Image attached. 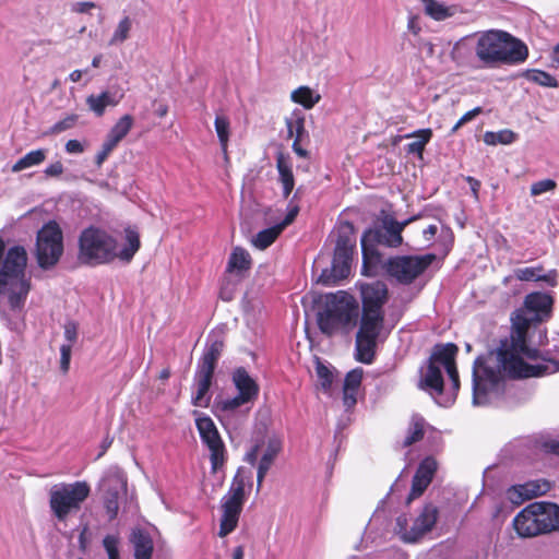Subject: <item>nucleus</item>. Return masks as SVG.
<instances>
[{"instance_id": "nucleus-16", "label": "nucleus", "mask_w": 559, "mask_h": 559, "mask_svg": "<svg viewBox=\"0 0 559 559\" xmlns=\"http://www.w3.org/2000/svg\"><path fill=\"white\" fill-rule=\"evenodd\" d=\"M412 219L404 222H397L391 215H384L381 219V227L377 230H368L361 238V246L364 251L366 250V242L377 240L379 243L388 247L396 248L402 245L403 237L402 231L408 225Z\"/></svg>"}, {"instance_id": "nucleus-4", "label": "nucleus", "mask_w": 559, "mask_h": 559, "mask_svg": "<svg viewBox=\"0 0 559 559\" xmlns=\"http://www.w3.org/2000/svg\"><path fill=\"white\" fill-rule=\"evenodd\" d=\"M475 38L474 51L484 68L498 63L518 64L528 57L526 45L507 32L490 29Z\"/></svg>"}, {"instance_id": "nucleus-19", "label": "nucleus", "mask_w": 559, "mask_h": 559, "mask_svg": "<svg viewBox=\"0 0 559 559\" xmlns=\"http://www.w3.org/2000/svg\"><path fill=\"white\" fill-rule=\"evenodd\" d=\"M550 483L544 479L531 480L522 485L513 486L508 490V499L515 504L525 500L545 495L550 490Z\"/></svg>"}, {"instance_id": "nucleus-13", "label": "nucleus", "mask_w": 559, "mask_h": 559, "mask_svg": "<svg viewBox=\"0 0 559 559\" xmlns=\"http://www.w3.org/2000/svg\"><path fill=\"white\" fill-rule=\"evenodd\" d=\"M435 254L403 255L388 260L385 267L388 274L400 283H412L435 260Z\"/></svg>"}, {"instance_id": "nucleus-55", "label": "nucleus", "mask_w": 559, "mask_h": 559, "mask_svg": "<svg viewBox=\"0 0 559 559\" xmlns=\"http://www.w3.org/2000/svg\"><path fill=\"white\" fill-rule=\"evenodd\" d=\"M95 8H96V4L92 1H78V2L72 3L71 11L73 13L83 14V13H90V11Z\"/></svg>"}, {"instance_id": "nucleus-6", "label": "nucleus", "mask_w": 559, "mask_h": 559, "mask_svg": "<svg viewBox=\"0 0 559 559\" xmlns=\"http://www.w3.org/2000/svg\"><path fill=\"white\" fill-rule=\"evenodd\" d=\"M456 352L457 347L452 343L436 346L427 370L420 381L421 386L429 390L432 395H440L443 392V378L441 368L447 371L452 382L453 390L455 392L459 390V372L454 360Z\"/></svg>"}, {"instance_id": "nucleus-38", "label": "nucleus", "mask_w": 559, "mask_h": 559, "mask_svg": "<svg viewBox=\"0 0 559 559\" xmlns=\"http://www.w3.org/2000/svg\"><path fill=\"white\" fill-rule=\"evenodd\" d=\"M523 76L526 80H528L537 85L544 86V87H554L555 88V87L559 86L557 79L555 76H552L551 74H549L548 72H545L543 70H537V69L526 70L523 73Z\"/></svg>"}, {"instance_id": "nucleus-59", "label": "nucleus", "mask_w": 559, "mask_h": 559, "mask_svg": "<svg viewBox=\"0 0 559 559\" xmlns=\"http://www.w3.org/2000/svg\"><path fill=\"white\" fill-rule=\"evenodd\" d=\"M90 543V531L87 526H84L79 535V547L82 551L87 549Z\"/></svg>"}, {"instance_id": "nucleus-25", "label": "nucleus", "mask_w": 559, "mask_h": 559, "mask_svg": "<svg viewBox=\"0 0 559 559\" xmlns=\"http://www.w3.org/2000/svg\"><path fill=\"white\" fill-rule=\"evenodd\" d=\"M276 168L278 171V181L283 188V197L288 198L295 187V177L290 157L283 153L277 154Z\"/></svg>"}, {"instance_id": "nucleus-48", "label": "nucleus", "mask_w": 559, "mask_h": 559, "mask_svg": "<svg viewBox=\"0 0 559 559\" xmlns=\"http://www.w3.org/2000/svg\"><path fill=\"white\" fill-rule=\"evenodd\" d=\"M361 380L362 369L356 368L346 374L343 388L358 390L361 384Z\"/></svg>"}, {"instance_id": "nucleus-40", "label": "nucleus", "mask_w": 559, "mask_h": 559, "mask_svg": "<svg viewBox=\"0 0 559 559\" xmlns=\"http://www.w3.org/2000/svg\"><path fill=\"white\" fill-rule=\"evenodd\" d=\"M214 126L222 151L224 152V154H226L230 134L229 119L224 115H217L215 118Z\"/></svg>"}, {"instance_id": "nucleus-45", "label": "nucleus", "mask_w": 559, "mask_h": 559, "mask_svg": "<svg viewBox=\"0 0 559 559\" xmlns=\"http://www.w3.org/2000/svg\"><path fill=\"white\" fill-rule=\"evenodd\" d=\"M557 188V182L552 179H543L531 186V195L538 197L551 192Z\"/></svg>"}, {"instance_id": "nucleus-30", "label": "nucleus", "mask_w": 559, "mask_h": 559, "mask_svg": "<svg viewBox=\"0 0 559 559\" xmlns=\"http://www.w3.org/2000/svg\"><path fill=\"white\" fill-rule=\"evenodd\" d=\"M290 99L309 110L321 100V95L311 87L302 85L290 93Z\"/></svg>"}, {"instance_id": "nucleus-60", "label": "nucleus", "mask_w": 559, "mask_h": 559, "mask_svg": "<svg viewBox=\"0 0 559 559\" xmlns=\"http://www.w3.org/2000/svg\"><path fill=\"white\" fill-rule=\"evenodd\" d=\"M466 181L468 182L469 187H471V191L473 193V197L475 200H478V191H479V188H480V182L473 178V177H466Z\"/></svg>"}, {"instance_id": "nucleus-18", "label": "nucleus", "mask_w": 559, "mask_h": 559, "mask_svg": "<svg viewBox=\"0 0 559 559\" xmlns=\"http://www.w3.org/2000/svg\"><path fill=\"white\" fill-rule=\"evenodd\" d=\"M437 468L438 463L432 456H427L419 463L418 468L413 477L412 489L407 497V503L424 493V491L432 481Z\"/></svg>"}, {"instance_id": "nucleus-53", "label": "nucleus", "mask_w": 559, "mask_h": 559, "mask_svg": "<svg viewBox=\"0 0 559 559\" xmlns=\"http://www.w3.org/2000/svg\"><path fill=\"white\" fill-rule=\"evenodd\" d=\"M481 112V108L480 107H475L474 109L465 112L460 119L459 121L454 124V127L452 128V132H456L463 124H465L466 122L473 120L476 116H478L479 114Z\"/></svg>"}, {"instance_id": "nucleus-37", "label": "nucleus", "mask_w": 559, "mask_h": 559, "mask_svg": "<svg viewBox=\"0 0 559 559\" xmlns=\"http://www.w3.org/2000/svg\"><path fill=\"white\" fill-rule=\"evenodd\" d=\"M251 259L247 250L242 248H235L229 257L228 271H245L250 267Z\"/></svg>"}, {"instance_id": "nucleus-3", "label": "nucleus", "mask_w": 559, "mask_h": 559, "mask_svg": "<svg viewBox=\"0 0 559 559\" xmlns=\"http://www.w3.org/2000/svg\"><path fill=\"white\" fill-rule=\"evenodd\" d=\"M26 250L21 246L10 248L0 269V308L13 314H21L28 293L31 281L26 277Z\"/></svg>"}, {"instance_id": "nucleus-54", "label": "nucleus", "mask_w": 559, "mask_h": 559, "mask_svg": "<svg viewBox=\"0 0 559 559\" xmlns=\"http://www.w3.org/2000/svg\"><path fill=\"white\" fill-rule=\"evenodd\" d=\"M358 390L343 388V404L346 409L352 408L357 402Z\"/></svg>"}, {"instance_id": "nucleus-35", "label": "nucleus", "mask_w": 559, "mask_h": 559, "mask_svg": "<svg viewBox=\"0 0 559 559\" xmlns=\"http://www.w3.org/2000/svg\"><path fill=\"white\" fill-rule=\"evenodd\" d=\"M133 22L130 16L121 17L116 25L114 33L108 41L109 46H118L123 44L130 36Z\"/></svg>"}, {"instance_id": "nucleus-2", "label": "nucleus", "mask_w": 559, "mask_h": 559, "mask_svg": "<svg viewBox=\"0 0 559 559\" xmlns=\"http://www.w3.org/2000/svg\"><path fill=\"white\" fill-rule=\"evenodd\" d=\"M139 249L140 236L131 228L126 229V245L121 250L116 239L99 227H87L79 237V259L85 264H105L116 258L129 262Z\"/></svg>"}, {"instance_id": "nucleus-34", "label": "nucleus", "mask_w": 559, "mask_h": 559, "mask_svg": "<svg viewBox=\"0 0 559 559\" xmlns=\"http://www.w3.org/2000/svg\"><path fill=\"white\" fill-rule=\"evenodd\" d=\"M47 157V150L38 148L28 152L23 157L16 160V163L12 166L13 173H20L24 169L35 167L45 162Z\"/></svg>"}, {"instance_id": "nucleus-41", "label": "nucleus", "mask_w": 559, "mask_h": 559, "mask_svg": "<svg viewBox=\"0 0 559 559\" xmlns=\"http://www.w3.org/2000/svg\"><path fill=\"white\" fill-rule=\"evenodd\" d=\"M355 249V237L353 235V228L349 224H346L342 230L340 231V235L336 240L335 250H344L345 252L353 253Z\"/></svg>"}, {"instance_id": "nucleus-26", "label": "nucleus", "mask_w": 559, "mask_h": 559, "mask_svg": "<svg viewBox=\"0 0 559 559\" xmlns=\"http://www.w3.org/2000/svg\"><path fill=\"white\" fill-rule=\"evenodd\" d=\"M542 272H543V266H528V267L516 269L514 271V276L519 281H524V282L542 281V282H546L550 286L557 285V275H558L557 271L551 270L546 274H542Z\"/></svg>"}, {"instance_id": "nucleus-11", "label": "nucleus", "mask_w": 559, "mask_h": 559, "mask_svg": "<svg viewBox=\"0 0 559 559\" xmlns=\"http://www.w3.org/2000/svg\"><path fill=\"white\" fill-rule=\"evenodd\" d=\"M245 487L243 478L236 476L229 490L221 499L219 537L227 536L237 527L245 503Z\"/></svg>"}, {"instance_id": "nucleus-58", "label": "nucleus", "mask_w": 559, "mask_h": 559, "mask_svg": "<svg viewBox=\"0 0 559 559\" xmlns=\"http://www.w3.org/2000/svg\"><path fill=\"white\" fill-rule=\"evenodd\" d=\"M47 177H59L63 173V165L61 162H55L48 165L45 170Z\"/></svg>"}, {"instance_id": "nucleus-27", "label": "nucleus", "mask_w": 559, "mask_h": 559, "mask_svg": "<svg viewBox=\"0 0 559 559\" xmlns=\"http://www.w3.org/2000/svg\"><path fill=\"white\" fill-rule=\"evenodd\" d=\"M130 542L134 547L135 559H151L153 554V540L143 530L136 528L131 533Z\"/></svg>"}, {"instance_id": "nucleus-20", "label": "nucleus", "mask_w": 559, "mask_h": 559, "mask_svg": "<svg viewBox=\"0 0 559 559\" xmlns=\"http://www.w3.org/2000/svg\"><path fill=\"white\" fill-rule=\"evenodd\" d=\"M362 311H382V306L388 298L386 285L382 282H373L360 285Z\"/></svg>"}, {"instance_id": "nucleus-43", "label": "nucleus", "mask_w": 559, "mask_h": 559, "mask_svg": "<svg viewBox=\"0 0 559 559\" xmlns=\"http://www.w3.org/2000/svg\"><path fill=\"white\" fill-rule=\"evenodd\" d=\"M316 371L319 379L320 388L325 393H329L331 391L333 383V372L320 361H317Z\"/></svg>"}, {"instance_id": "nucleus-29", "label": "nucleus", "mask_w": 559, "mask_h": 559, "mask_svg": "<svg viewBox=\"0 0 559 559\" xmlns=\"http://www.w3.org/2000/svg\"><path fill=\"white\" fill-rule=\"evenodd\" d=\"M353 253L345 252L344 250L334 251L332 261L331 276L333 281H338L347 277L350 272V261Z\"/></svg>"}, {"instance_id": "nucleus-17", "label": "nucleus", "mask_w": 559, "mask_h": 559, "mask_svg": "<svg viewBox=\"0 0 559 559\" xmlns=\"http://www.w3.org/2000/svg\"><path fill=\"white\" fill-rule=\"evenodd\" d=\"M298 213L299 206L290 202L288 204L285 218L281 223L259 231L252 239V245L260 250H264L270 247L282 231L295 221Z\"/></svg>"}, {"instance_id": "nucleus-57", "label": "nucleus", "mask_w": 559, "mask_h": 559, "mask_svg": "<svg viewBox=\"0 0 559 559\" xmlns=\"http://www.w3.org/2000/svg\"><path fill=\"white\" fill-rule=\"evenodd\" d=\"M64 147L69 154H82L85 151V144L74 139L69 140Z\"/></svg>"}, {"instance_id": "nucleus-33", "label": "nucleus", "mask_w": 559, "mask_h": 559, "mask_svg": "<svg viewBox=\"0 0 559 559\" xmlns=\"http://www.w3.org/2000/svg\"><path fill=\"white\" fill-rule=\"evenodd\" d=\"M253 403L247 400L241 394L233 397H225L216 402V407L225 415H230L236 411L245 408L248 412Z\"/></svg>"}, {"instance_id": "nucleus-61", "label": "nucleus", "mask_w": 559, "mask_h": 559, "mask_svg": "<svg viewBox=\"0 0 559 559\" xmlns=\"http://www.w3.org/2000/svg\"><path fill=\"white\" fill-rule=\"evenodd\" d=\"M302 140H294L293 142V151L299 156V157H304L306 158L308 156V152L307 150H305L301 145H300V142Z\"/></svg>"}, {"instance_id": "nucleus-56", "label": "nucleus", "mask_w": 559, "mask_h": 559, "mask_svg": "<svg viewBox=\"0 0 559 559\" xmlns=\"http://www.w3.org/2000/svg\"><path fill=\"white\" fill-rule=\"evenodd\" d=\"M222 349H223V342L221 340L215 338L206 345L204 352L209 353V355L218 359V357L222 353Z\"/></svg>"}, {"instance_id": "nucleus-7", "label": "nucleus", "mask_w": 559, "mask_h": 559, "mask_svg": "<svg viewBox=\"0 0 559 559\" xmlns=\"http://www.w3.org/2000/svg\"><path fill=\"white\" fill-rule=\"evenodd\" d=\"M357 318V302L353 297L344 294L341 297H334L332 305L319 313L318 324L326 335L347 333L356 325Z\"/></svg>"}, {"instance_id": "nucleus-28", "label": "nucleus", "mask_w": 559, "mask_h": 559, "mask_svg": "<svg viewBox=\"0 0 559 559\" xmlns=\"http://www.w3.org/2000/svg\"><path fill=\"white\" fill-rule=\"evenodd\" d=\"M211 376L201 374L195 372L194 377V386L195 392L192 395V404L198 407H207L211 402V396L209 394L211 384H212Z\"/></svg>"}, {"instance_id": "nucleus-1", "label": "nucleus", "mask_w": 559, "mask_h": 559, "mask_svg": "<svg viewBox=\"0 0 559 559\" xmlns=\"http://www.w3.org/2000/svg\"><path fill=\"white\" fill-rule=\"evenodd\" d=\"M552 300L549 295L532 293L525 297L524 309L511 317L509 337L500 341L496 350L478 357L473 366V405L486 406L497 400L506 377L513 379L539 377L559 370V362L532 365L528 360L538 357V349L528 345V333L549 316Z\"/></svg>"}, {"instance_id": "nucleus-32", "label": "nucleus", "mask_w": 559, "mask_h": 559, "mask_svg": "<svg viewBox=\"0 0 559 559\" xmlns=\"http://www.w3.org/2000/svg\"><path fill=\"white\" fill-rule=\"evenodd\" d=\"M287 133L294 140H304L306 136L305 116L299 109H295L289 117L285 119Z\"/></svg>"}, {"instance_id": "nucleus-24", "label": "nucleus", "mask_w": 559, "mask_h": 559, "mask_svg": "<svg viewBox=\"0 0 559 559\" xmlns=\"http://www.w3.org/2000/svg\"><path fill=\"white\" fill-rule=\"evenodd\" d=\"M233 383L238 394H241L253 403L259 394V385L243 368H238L233 373Z\"/></svg>"}, {"instance_id": "nucleus-42", "label": "nucleus", "mask_w": 559, "mask_h": 559, "mask_svg": "<svg viewBox=\"0 0 559 559\" xmlns=\"http://www.w3.org/2000/svg\"><path fill=\"white\" fill-rule=\"evenodd\" d=\"M515 140V133L511 130H501L498 132L487 131L484 134V142L488 145L511 144Z\"/></svg>"}, {"instance_id": "nucleus-10", "label": "nucleus", "mask_w": 559, "mask_h": 559, "mask_svg": "<svg viewBox=\"0 0 559 559\" xmlns=\"http://www.w3.org/2000/svg\"><path fill=\"white\" fill-rule=\"evenodd\" d=\"M383 330L382 311H362L360 326L356 335V359L370 364L374 356L378 337Z\"/></svg>"}, {"instance_id": "nucleus-52", "label": "nucleus", "mask_w": 559, "mask_h": 559, "mask_svg": "<svg viewBox=\"0 0 559 559\" xmlns=\"http://www.w3.org/2000/svg\"><path fill=\"white\" fill-rule=\"evenodd\" d=\"M115 147H116V145H114L112 143H110L109 141H107L105 139V141L102 145V150L97 153V155L95 157L96 165L100 166L106 160V158L108 157V155L112 152V150Z\"/></svg>"}, {"instance_id": "nucleus-21", "label": "nucleus", "mask_w": 559, "mask_h": 559, "mask_svg": "<svg viewBox=\"0 0 559 559\" xmlns=\"http://www.w3.org/2000/svg\"><path fill=\"white\" fill-rule=\"evenodd\" d=\"M283 442L281 438L272 436L267 439L266 447L263 451L257 471L258 490L261 488L262 481L265 475L267 474L269 469L271 468L274 460L281 452Z\"/></svg>"}, {"instance_id": "nucleus-39", "label": "nucleus", "mask_w": 559, "mask_h": 559, "mask_svg": "<svg viewBox=\"0 0 559 559\" xmlns=\"http://www.w3.org/2000/svg\"><path fill=\"white\" fill-rule=\"evenodd\" d=\"M425 420L420 416H413L407 435L403 441L404 447H409L413 443L419 441L424 437Z\"/></svg>"}, {"instance_id": "nucleus-62", "label": "nucleus", "mask_w": 559, "mask_h": 559, "mask_svg": "<svg viewBox=\"0 0 559 559\" xmlns=\"http://www.w3.org/2000/svg\"><path fill=\"white\" fill-rule=\"evenodd\" d=\"M438 227L435 224L429 225L423 230V235L427 241H430L437 234Z\"/></svg>"}, {"instance_id": "nucleus-22", "label": "nucleus", "mask_w": 559, "mask_h": 559, "mask_svg": "<svg viewBox=\"0 0 559 559\" xmlns=\"http://www.w3.org/2000/svg\"><path fill=\"white\" fill-rule=\"evenodd\" d=\"M424 13L433 21L441 22L455 16L460 10L455 4H447L438 0H419Z\"/></svg>"}, {"instance_id": "nucleus-36", "label": "nucleus", "mask_w": 559, "mask_h": 559, "mask_svg": "<svg viewBox=\"0 0 559 559\" xmlns=\"http://www.w3.org/2000/svg\"><path fill=\"white\" fill-rule=\"evenodd\" d=\"M432 136L431 129H420L411 134H407L406 138H417L416 141L407 144L406 151L409 154H417L421 156L425 145L430 141Z\"/></svg>"}, {"instance_id": "nucleus-49", "label": "nucleus", "mask_w": 559, "mask_h": 559, "mask_svg": "<svg viewBox=\"0 0 559 559\" xmlns=\"http://www.w3.org/2000/svg\"><path fill=\"white\" fill-rule=\"evenodd\" d=\"M78 332H79V326H78L76 322L68 321L64 324V331H63L64 338L68 342L67 344H71V347L78 340Z\"/></svg>"}, {"instance_id": "nucleus-23", "label": "nucleus", "mask_w": 559, "mask_h": 559, "mask_svg": "<svg viewBox=\"0 0 559 559\" xmlns=\"http://www.w3.org/2000/svg\"><path fill=\"white\" fill-rule=\"evenodd\" d=\"M123 92L104 91L99 95H90L86 98V104L96 116L104 115L107 106H117L123 98Z\"/></svg>"}, {"instance_id": "nucleus-8", "label": "nucleus", "mask_w": 559, "mask_h": 559, "mask_svg": "<svg viewBox=\"0 0 559 559\" xmlns=\"http://www.w3.org/2000/svg\"><path fill=\"white\" fill-rule=\"evenodd\" d=\"M90 492V485L83 480L56 485L49 492L50 509L59 521H64L69 514L81 509Z\"/></svg>"}, {"instance_id": "nucleus-51", "label": "nucleus", "mask_w": 559, "mask_h": 559, "mask_svg": "<svg viewBox=\"0 0 559 559\" xmlns=\"http://www.w3.org/2000/svg\"><path fill=\"white\" fill-rule=\"evenodd\" d=\"M468 51L467 44L464 39L459 40L452 48L451 57L454 61L460 63L463 59V55Z\"/></svg>"}, {"instance_id": "nucleus-15", "label": "nucleus", "mask_w": 559, "mask_h": 559, "mask_svg": "<svg viewBox=\"0 0 559 559\" xmlns=\"http://www.w3.org/2000/svg\"><path fill=\"white\" fill-rule=\"evenodd\" d=\"M195 425L202 442L211 455L212 471L216 472L224 464L225 447L214 421L209 416L198 415Z\"/></svg>"}, {"instance_id": "nucleus-47", "label": "nucleus", "mask_w": 559, "mask_h": 559, "mask_svg": "<svg viewBox=\"0 0 559 559\" xmlns=\"http://www.w3.org/2000/svg\"><path fill=\"white\" fill-rule=\"evenodd\" d=\"M217 359L209 353L204 352L199 364L197 373L206 374L213 377L215 365Z\"/></svg>"}, {"instance_id": "nucleus-9", "label": "nucleus", "mask_w": 559, "mask_h": 559, "mask_svg": "<svg viewBox=\"0 0 559 559\" xmlns=\"http://www.w3.org/2000/svg\"><path fill=\"white\" fill-rule=\"evenodd\" d=\"M63 254V234L59 224L49 221L37 233L35 258L43 270L55 267Z\"/></svg>"}, {"instance_id": "nucleus-12", "label": "nucleus", "mask_w": 559, "mask_h": 559, "mask_svg": "<svg viewBox=\"0 0 559 559\" xmlns=\"http://www.w3.org/2000/svg\"><path fill=\"white\" fill-rule=\"evenodd\" d=\"M438 519V508L431 503L425 504L420 513L413 520L412 525L408 523L406 515L396 518L394 533L404 543H416L426 533L430 532Z\"/></svg>"}, {"instance_id": "nucleus-64", "label": "nucleus", "mask_w": 559, "mask_h": 559, "mask_svg": "<svg viewBox=\"0 0 559 559\" xmlns=\"http://www.w3.org/2000/svg\"><path fill=\"white\" fill-rule=\"evenodd\" d=\"M545 448L548 452L559 455V442L551 441V442L545 443Z\"/></svg>"}, {"instance_id": "nucleus-46", "label": "nucleus", "mask_w": 559, "mask_h": 559, "mask_svg": "<svg viewBox=\"0 0 559 559\" xmlns=\"http://www.w3.org/2000/svg\"><path fill=\"white\" fill-rule=\"evenodd\" d=\"M78 115L71 114L62 118L61 120L57 121L51 128L50 133L51 134H59L66 130H69L73 128L78 122Z\"/></svg>"}, {"instance_id": "nucleus-63", "label": "nucleus", "mask_w": 559, "mask_h": 559, "mask_svg": "<svg viewBox=\"0 0 559 559\" xmlns=\"http://www.w3.org/2000/svg\"><path fill=\"white\" fill-rule=\"evenodd\" d=\"M258 457V447H254L250 452L246 454V461L250 464H254Z\"/></svg>"}, {"instance_id": "nucleus-14", "label": "nucleus", "mask_w": 559, "mask_h": 559, "mask_svg": "<svg viewBox=\"0 0 559 559\" xmlns=\"http://www.w3.org/2000/svg\"><path fill=\"white\" fill-rule=\"evenodd\" d=\"M103 491L104 507L110 520H114L119 511L121 499L127 493V478L118 467L109 468L99 483Z\"/></svg>"}, {"instance_id": "nucleus-50", "label": "nucleus", "mask_w": 559, "mask_h": 559, "mask_svg": "<svg viewBox=\"0 0 559 559\" xmlns=\"http://www.w3.org/2000/svg\"><path fill=\"white\" fill-rule=\"evenodd\" d=\"M71 344H62L60 347V369L63 373L68 372L71 360Z\"/></svg>"}, {"instance_id": "nucleus-31", "label": "nucleus", "mask_w": 559, "mask_h": 559, "mask_svg": "<svg viewBox=\"0 0 559 559\" xmlns=\"http://www.w3.org/2000/svg\"><path fill=\"white\" fill-rule=\"evenodd\" d=\"M133 124V117L129 114L123 115L109 130L106 140L117 146L127 136Z\"/></svg>"}, {"instance_id": "nucleus-44", "label": "nucleus", "mask_w": 559, "mask_h": 559, "mask_svg": "<svg viewBox=\"0 0 559 559\" xmlns=\"http://www.w3.org/2000/svg\"><path fill=\"white\" fill-rule=\"evenodd\" d=\"M120 538L117 535H107L103 539V546L107 552L108 559H120L119 555Z\"/></svg>"}, {"instance_id": "nucleus-5", "label": "nucleus", "mask_w": 559, "mask_h": 559, "mask_svg": "<svg viewBox=\"0 0 559 559\" xmlns=\"http://www.w3.org/2000/svg\"><path fill=\"white\" fill-rule=\"evenodd\" d=\"M513 527L520 537L558 531L559 507L551 502H533L513 519Z\"/></svg>"}]
</instances>
